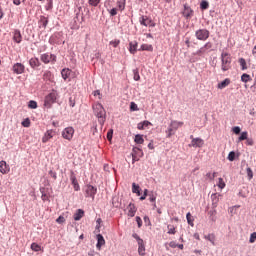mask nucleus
I'll return each mask as SVG.
<instances>
[{
    "mask_svg": "<svg viewBox=\"0 0 256 256\" xmlns=\"http://www.w3.org/2000/svg\"><path fill=\"white\" fill-rule=\"evenodd\" d=\"M130 111H139V107L135 104V102L130 103Z\"/></svg>",
    "mask_w": 256,
    "mask_h": 256,
    "instance_id": "obj_48",
    "label": "nucleus"
},
{
    "mask_svg": "<svg viewBox=\"0 0 256 256\" xmlns=\"http://www.w3.org/2000/svg\"><path fill=\"white\" fill-rule=\"evenodd\" d=\"M205 53H207V50H205L204 47H201V48L195 53V55L201 56V55H205Z\"/></svg>",
    "mask_w": 256,
    "mask_h": 256,
    "instance_id": "obj_49",
    "label": "nucleus"
},
{
    "mask_svg": "<svg viewBox=\"0 0 256 256\" xmlns=\"http://www.w3.org/2000/svg\"><path fill=\"white\" fill-rule=\"evenodd\" d=\"M139 189V185L135 183L132 184V193H136L138 196L141 195V191Z\"/></svg>",
    "mask_w": 256,
    "mask_h": 256,
    "instance_id": "obj_32",
    "label": "nucleus"
},
{
    "mask_svg": "<svg viewBox=\"0 0 256 256\" xmlns=\"http://www.w3.org/2000/svg\"><path fill=\"white\" fill-rule=\"evenodd\" d=\"M22 126L23 127H30L31 126V120H29V118H27L26 120H24L22 122Z\"/></svg>",
    "mask_w": 256,
    "mask_h": 256,
    "instance_id": "obj_50",
    "label": "nucleus"
},
{
    "mask_svg": "<svg viewBox=\"0 0 256 256\" xmlns=\"http://www.w3.org/2000/svg\"><path fill=\"white\" fill-rule=\"evenodd\" d=\"M132 237L134 239H136V241L138 243L139 255H141V256L145 255V243L143 242V239H141V237H139V235H137V234H133Z\"/></svg>",
    "mask_w": 256,
    "mask_h": 256,
    "instance_id": "obj_6",
    "label": "nucleus"
},
{
    "mask_svg": "<svg viewBox=\"0 0 256 256\" xmlns=\"http://www.w3.org/2000/svg\"><path fill=\"white\" fill-rule=\"evenodd\" d=\"M140 159H141L140 156L132 155V163H137V161H139Z\"/></svg>",
    "mask_w": 256,
    "mask_h": 256,
    "instance_id": "obj_58",
    "label": "nucleus"
},
{
    "mask_svg": "<svg viewBox=\"0 0 256 256\" xmlns=\"http://www.w3.org/2000/svg\"><path fill=\"white\" fill-rule=\"evenodd\" d=\"M99 97L101 99V92L99 90L94 91V97Z\"/></svg>",
    "mask_w": 256,
    "mask_h": 256,
    "instance_id": "obj_62",
    "label": "nucleus"
},
{
    "mask_svg": "<svg viewBox=\"0 0 256 256\" xmlns=\"http://www.w3.org/2000/svg\"><path fill=\"white\" fill-rule=\"evenodd\" d=\"M85 197H91V199H95V195H97V189L93 185H86L84 187Z\"/></svg>",
    "mask_w": 256,
    "mask_h": 256,
    "instance_id": "obj_5",
    "label": "nucleus"
},
{
    "mask_svg": "<svg viewBox=\"0 0 256 256\" xmlns=\"http://www.w3.org/2000/svg\"><path fill=\"white\" fill-rule=\"evenodd\" d=\"M42 63H51V59H55V56L54 55H50V54H42L41 57H40Z\"/></svg>",
    "mask_w": 256,
    "mask_h": 256,
    "instance_id": "obj_16",
    "label": "nucleus"
},
{
    "mask_svg": "<svg viewBox=\"0 0 256 256\" xmlns=\"http://www.w3.org/2000/svg\"><path fill=\"white\" fill-rule=\"evenodd\" d=\"M211 199H212V204L217 205V203H219V194L217 193L212 194Z\"/></svg>",
    "mask_w": 256,
    "mask_h": 256,
    "instance_id": "obj_34",
    "label": "nucleus"
},
{
    "mask_svg": "<svg viewBox=\"0 0 256 256\" xmlns=\"http://www.w3.org/2000/svg\"><path fill=\"white\" fill-rule=\"evenodd\" d=\"M120 43H121V40H119V39H115V40H111L110 42H109V45H112V47H119V45H120Z\"/></svg>",
    "mask_w": 256,
    "mask_h": 256,
    "instance_id": "obj_41",
    "label": "nucleus"
},
{
    "mask_svg": "<svg viewBox=\"0 0 256 256\" xmlns=\"http://www.w3.org/2000/svg\"><path fill=\"white\" fill-rule=\"evenodd\" d=\"M218 187H219V189H225V181H223V178H219L218 179Z\"/></svg>",
    "mask_w": 256,
    "mask_h": 256,
    "instance_id": "obj_43",
    "label": "nucleus"
},
{
    "mask_svg": "<svg viewBox=\"0 0 256 256\" xmlns=\"http://www.w3.org/2000/svg\"><path fill=\"white\" fill-rule=\"evenodd\" d=\"M186 219H187V223H188V225H190L191 227H193L194 226V224H193V216H191V212H188L187 214H186Z\"/></svg>",
    "mask_w": 256,
    "mask_h": 256,
    "instance_id": "obj_33",
    "label": "nucleus"
},
{
    "mask_svg": "<svg viewBox=\"0 0 256 256\" xmlns=\"http://www.w3.org/2000/svg\"><path fill=\"white\" fill-rule=\"evenodd\" d=\"M31 249H32V251H35L37 253V252L41 251V245L33 242L31 244Z\"/></svg>",
    "mask_w": 256,
    "mask_h": 256,
    "instance_id": "obj_35",
    "label": "nucleus"
},
{
    "mask_svg": "<svg viewBox=\"0 0 256 256\" xmlns=\"http://www.w3.org/2000/svg\"><path fill=\"white\" fill-rule=\"evenodd\" d=\"M118 11H125V0H120L117 2Z\"/></svg>",
    "mask_w": 256,
    "mask_h": 256,
    "instance_id": "obj_30",
    "label": "nucleus"
},
{
    "mask_svg": "<svg viewBox=\"0 0 256 256\" xmlns=\"http://www.w3.org/2000/svg\"><path fill=\"white\" fill-rule=\"evenodd\" d=\"M209 30L207 29H199L195 32V37L198 41H207L209 39Z\"/></svg>",
    "mask_w": 256,
    "mask_h": 256,
    "instance_id": "obj_4",
    "label": "nucleus"
},
{
    "mask_svg": "<svg viewBox=\"0 0 256 256\" xmlns=\"http://www.w3.org/2000/svg\"><path fill=\"white\" fill-rule=\"evenodd\" d=\"M221 69L222 71H229L231 69V54L222 52L221 54Z\"/></svg>",
    "mask_w": 256,
    "mask_h": 256,
    "instance_id": "obj_2",
    "label": "nucleus"
},
{
    "mask_svg": "<svg viewBox=\"0 0 256 256\" xmlns=\"http://www.w3.org/2000/svg\"><path fill=\"white\" fill-rule=\"evenodd\" d=\"M131 155H134L136 157H140L141 158V157H143V150L141 148H139V147H134L132 149Z\"/></svg>",
    "mask_w": 256,
    "mask_h": 256,
    "instance_id": "obj_22",
    "label": "nucleus"
},
{
    "mask_svg": "<svg viewBox=\"0 0 256 256\" xmlns=\"http://www.w3.org/2000/svg\"><path fill=\"white\" fill-rule=\"evenodd\" d=\"M61 75H62V78L64 79V81H67V79H69V77L71 76V70L63 69L61 71Z\"/></svg>",
    "mask_w": 256,
    "mask_h": 256,
    "instance_id": "obj_26",
    "label": "nucleus"
},
{
    "mask_svg": "<svg viewBox=\"0 0 256 256\" xmlns=\"http://www.w3.org/2000/svg\"><path fill=\"white\" fill-rule=\"evenodd\" d=\"M110 15H111L112 17H115V15H117V8H112V9L110 10Z\"/></svg>",
    "mask_w": 256,
    "mask_h": 256,
    "instance_id": "obj_60",
    "label": "nucleus"
},
{
    "mask_svg": "<svg viewBox=\"0 0 256 256\" xmlns=\"http://www.w3.org/2000/svg\"><path fill=\"white\" fill-rule=\"evenodd\" d=\"M231 85V79L226 78L224 81L218 83V88L219 89H225V87H229Z\"/></svg>",
    "mask_w": 256,
    "mask_h": 256,
    "instance_id": "obj_18",
    "label": "nucleus"
},
{
    "mask_svg": "<svg viewBox=\"0 0 256 256\" xmlns=\"http://www.w3.org/2000/svg\"><path fill=\"white\" fill-rule=\"evenodd\" d=\"M70 181L73 185L74 191H79L81 187L79 186V182L77 181V177H75V173L71 172Z\"/></svg>",
    "mask_w": 256,
    "mask_h": 256,
    "instance_id": "obj_13",
    "label": "nucleus"
},
{
    "mask_svg": "<svg viewBox=\"0 0 256 256\" xmlns=\"http://www.w3.org/2000/svg\"><path fill=\"white\" fill-rule=\"evenodd\" d=\"M215 177H217V172H208L206 174V178L208 179V181H213V179H215Z\"/></svg>",
    "mask_w": 256,
    "mask_h": 256,
    "instance_id": "obj_37",
    "label": "nucleus"
},
{
    "mask_svg": "<svg viewBox=\"0 0 256 256\" xmlns=\"http://www.w3.org/2000/svg\"><path fill=\"white\" fill-rule=\"evenodd\" d=\"M135 143H137V145H143V143H145V139H143V135L141 134H137L134 138Z\"/></svg>",
    "mask_w": 256,
    "mask_h": 256,
    "instance_id": "obj_27",
    "label": "nucleus"
},
{
    "mask_svg": "<svg viewBox=\"0 0 256 256\" xmlns=\"http://www.w3.org/2000/svg\"><path fill=\"white\" fill-rule=\"evenodd\" d=\"M200 8L203 9V10L209 9V2H207V1H202V2L200 3Z\"/></svg>",
    "mask_w": 256,
    "mask_h": 256,
    "instance_id": "obj_46",
    "label": "nucleus"
},
{
    "mask_svg": "<svg viewBox=\"0 0 256 256\" xmlns=\"http://www.w3.org/2000/svg\"><path fill=\"white\" fill-rule=\"evenodd\" d=\"M175 130L171 127V126H169V128L166 130V134H167V138L168 139H171V136L172 135H175V132H174Z\"/></svg>",
    "mask_w": 256,
    "mask_h": 256,
    "instance_id": "obj_38",
    "label": "nucleus"
},
{
    "mask_svg": "<svg viewBox=\"0 0 256 256\" xmlns=\"http://www.w3.org/2000/svg\"><path fill=\"white\" fill-rule=\"evenodd\" d=\"M147 193H149V190L145 189L143 196L140 197V201H145V199H147Z\"/></svg>",
    "mask_w": 256,
    "mask_h": 256,
    "instance_id": "obj_56",
    "label": "nucleus"
},
{
    "mask_svg": "<svg viewBox=\"0 0 256 256\" xmlns=\"http://www.w3.org/2000/svg\"><path fill=\"white\" fill-rule=\"evenodd\" d=\"M12 71L16 75H23V73H25V65H23L22 63H16L13 65Z\"/></svg>",
    "mask_w": 256,
    "mask_h": 256,
    "instance_id": "obj_10",
    "label": "nucleus"
},
{
    "mask_svg": "<svg viewBox=\"0 0 256 256\" xmlns=\"http://www.w3.org/2000/svg\"><path fill=\"white\" fill-rule=\"evenodd\" d=\"M177 245H178V244L175 243V241H172V242L169 243V246L172 247V249L177 248Z\"/></svg>",
    "mask_w": 256,
    "mask_h": 256,
    "instance_id": "obj_61",
    "label": "nucleus"
},
{
    "mask_svg": "<svg viewBox=\"0 0 256 256\" xmlns=\"http://www.w3.org/2000/svg\"><path fill=\"white\" fill-rule=\"evenodd\" d=\"M228 161H235V152L231 151L228 154Z\"/></svg>",
    "mask_w": 256,
    "mask_h": 256,
    "instance_id": "obj_53",
    "label": "nucleus"
},
{
    "mask_svg": "<svg viewBox=\"0 0 256 256\" xmlns=\"http://www.w3.org/2000/svg\"><path fill=\"white\" fill-rule=\"evenodd\" d=\"M88 3L92 7H97V5H99V3H101V0H88Z\"/></svg>",
    "mask_w": 256,
    "mask_h": 256,
    "instance_id": "obj_44",
    "label": "nucleus"
},
{
    "mask_svg": "<svg viewBox=\"0 0 256 256\" xmlns=\"http://www.w3.org/2000/svg\"><path fill=\"white\" fill-rule=\"evenodd\" d=\"M128 210V217H135V213H137V207H135V204H129L127 207Z\"/></svg>",
    "mask_w": 256,
    "mask_h": 256,
    "instance_id": "obj_17",
    "label": "nucleus"
},
{
    "mask_svg": "<svg viewBox=\"0 0 256 256\" xmlns=\"http://www.w3.org/2000/svg\"><path fill=\"white\" fill-rule=\"evenodd\" d=\"M241 81H243V83H249V81H251V76L249 74H243L241 76Z\"/></svg>",
    "mask_w": 256,
    "mask_h": 256,
    "instance_id": "obj_39",
    "label": "nucleus"
},
{
    "mask_svg": "<svg viewBox=\"0 0 256 256\" xmlns=\"http://www.w3.org/2000/svg\"><path fill=\"white\" fill-rule=\"evenodd\" d=\"M148 149H155V146H153V141H151L149 144H148Z\"/></svg>",
    "mask_w": 256,
    "mask_h": 256,
    "instance_id": "obj_63",
    "label": "nucleus"
},
{
    "mask_svg": "<svg viewBox=\"0 0 256 256\" xmlns=\"http://www.w3.org/2000/svg\"><path fill=\"white\" fill-rule=\"evenodd\" d=\"M55 135H56L55 130L53 129L47 130L44 136L42 137V143H47L50 139H53Z\"/></svg>",
    "mask_w": 256,
    "mask_h": 256,
    "instance_id": "obj_12",
    "label": "nucleus"
},
{
    "mask_svg": "<svg viewBox=\"0 0 256 256\" xmlns=\"http://www.w3.org/2000/svg\"><path fill=\"white\" fill-rule=\"evenodd\" d=\"M232 131L235 133V135H239V133H241V128L239 126H235L232 128Z\"/></svg>",
    "mask_w": 256,
    "mask_h": 256,
    "instance_id": "obj_54",
    "label": "nucleus"
},
{
    "mask_svg": "<svg viewBox=\"0 0 256 256\" xmlns=\"http://www.w3.org/2000/svg\"><path fill=\"white\" fill-rule=\"evenodd\" d=\"M29 65L32 69H35V67H39V65H41V62H39V58H31L29 60Z\"/></svg>",
    "mask_w": 256,
    "mask_h": 256,
    "instance_id": "obj_21",
    "label": "nucleus"
},
{
    "mask_svg": "<svg viewBox=\"0 0 256 256\" xmlns=\"http://www.w3.org/2000/svg\"><path fill=\"white\" fill-rule=\"evenodd\" d=\"M248 137V133L247 132H242L240 137L238 138L239 141H245Z\"/></svg>",
    "mask_w": 256,
    "mask_h": 256,
    "instance_id": "obj_47",
    "label": "nucleus"
},
{
    "mask_svg": "<svg viewBox=\"0 0 256 256\" xmlns=\"http://www.w3.org/2000/svg\"><path fill=\"white\" fill-rule=\"evenodd\" d=\"M96 239H97L96 248L98 249V251H101V247H103V245H105V238L103 237V235L98 234L96 236Z\"/></svg>",
    "mask_w": 256,
    "mask_h": 256,
    "instance_id": "obj_15",
    "label": "nucleus"
},
{
    "mask_svg": "<svg viewBox=\"0 0 256 256\" xmlns=\"http://www.w3.org/2000/svg\"><path fill=\"white\" fill-rule=\"evenodd\" d=\"M93 113L97 117L100 125H105V119H107V112L101 103H95L92 106Z\"/></svg>",
    "mask_w": 256,
    "mask_h": 256,
    "instance_id": "obj_1",
    "label": "nucleus"
},
{
    "mask_svg": "<svg viewBox=\"0 0 256 256\" xmlns=\"http://www.w3.org/2000/svg\"><path fill=\"white\" fill-rule=\"evenodd\" d=\"M149 125H151V122L145 120L143 122L138 123L137 129H139V131H143V129H145V127H149Z\"/></svg>",
    "mask_w": 256,
    "mask_h": 256,
    "instance_id": "obj_25",
    "label": "nucleus"
},
{
    "mask_svg": "<svg viewBox=\"0 0 256 256\" xmlns=\"http://www.w3.org/2000/svg\"><path fill=\"white\" fill-rule=\"evenodd\" d=\"M246 173L249 181H251V179H253V170L251 169V167L246 168Z\"/></svg>",
    "mask_w": 256,
    "mask_h": 256,
    "instance_id": "obj_40",
    "label": "nucleus"
},
{
    "mask_svg": "<svg viewBox=\"0 0 256 256\" xmlns=\"http://www.w3.org/2000/svg\"><path fill=\"white\" fill-rule=\"evenodd\" d=\"M137 45V41L129 43V51L132 55H135L137 53Z\"/></svg>",
    "mask_w": 256,
    "mask_h": 256,
    "instance_id": "obj_19",
    "label": "nucleus"
},
{
    "mask_svg": "<svg viewBox=\"0 0 256 256\" xmlns=\"http://www.w3.org/2000/svg\"><path fill=\"white\" fill-rule=\"evenodd\" d=\"M140 25H143L144 27H155V23L153 20L147 16H141L139 19Z\"/></svg>",
    "mask_w": 256,
    "mask_h": 256,
    "instance_id": "obj_8",
    "label": "nucleus"
},
{
    "mask_svg": "<svg viewBox=\"0 0 256 256\" xmlns=\"http://www.w3.org/2000/svg\"><path fill=\"white\" fill-rule=\"evenodd\" d=\"M212 47H213V43H211V42H207V43L203 46V48L205 49V51H209V49H212Z\"/></svg>",
    "mask_w": 256,
    "mask_h": 256,
    "instance_id": "obj_51",
    "label": "nucleus"
},
{
    "mask_svg": "<svg viewBox=\"0 0 256 256\" xmlns=\"http://www.w3.org/2000/svg\"><path fill=\"white\" fill-rule=\"evenodd\" d=\"M139 51H153V45H151V44H142Z\"/></svg>",
    "mask_w": 256,
    "mask_h": 256,
    "instance_id": "obj_28",
    "label": "nucleus"
},
{
    "mask_svg": "<svg viewBox=\"0 0 256 256\" xmlns=\"http://www.w3.org/2000/svg\"><path fill=\"white\" fill-rule=\"evenodd\" d=\"M240 67H242V71H245L247 69V61H245L244 58L239 59Z\"/></svg>",
    "mask_w": 256,
    "mask_h": 256,
    "instance_id": "obj_36",
    "label": "nucleus"
},
{
    "mask_svg": "<svg viewBox=\"0 0 256 256\" xmlns=\"http://www.w3.org/2000/svg\"><path fill=\"white\" fill-rule=\"evenodd\" d=\"M252 54L254 55V57H256V45L254 46V48L252 50Z\"/></svg>",
    "mask_w": 256,
    "mask_h": 256,
    "instance_id": "obj_64",
    "label": "nucleus"
},
{
    "mask_svg": "<svg viewBox=\"0 0 256 256\" xmlns=\"http://www.w3.org/2000/svg\"><path fill=\"white\" fill-rule=\"evenodd\" d=\"M168 229V235H175V233H177V227H175L174 225L169 224L167 226Z\"/></svg>",
    "mask_w": 256,
    "mask_h": 256,
    "instance_id": "obj_29",
    "label": "nucleus"
},
{
    "mask_svg": "<svg viewBox=\"0 0 256 256\" xmlns=\"http://www.w3.org/2000/svg\"><path fill=\"white\" fill-rule=\"evenodd\" d=\"M136 222H137V224H138V227H142V225H143V220H141V217L137 216V217H136Z\"/></svg>",
    "mask_w": 256,
    "mask_h": 256,
    "instance_id": "obj_57",
    "label": "nucleus"
},
{
    "mask_svg": "<svg viewBox=\"0 0 256 256\" xmlns=\"http://www.w3.org/2000/svg\"><path fill=\"white\" fill-rule=\"evenodd\" d=\"M28 107L29 109H37V102L34 100L29 101Z\"/></svg>",
    "mask_w": 256,
    "mask_h": 256,
    "instance_id": "obj_42",
    "label": "nucleus"
},
{
    "mask_svg": "<svg viewBox=\"0 0 256 256\" xmlns=\"http://www.w3.org/2000/svg\"><path fill=\"white\" fill-rule=\"evenodd\" d=\"M59 97V93H57V91L53 90L52 92H50L44 100V107H46L47 109H51L53 103H55V101H57V98Z\"/></svg>",
    "mask_w": 256,
    "mask_h": 256,
    "instance_id": "obj_3",
    "label": "nucleus"
},
{
    "mask_svg": "<svg viewBox=\"0 0 256 256\" xmlns=\"http://www.w3.org/2000/svg\"><path fill=\"white\" fill-rule=\"evenodd\" d=\"M170 127H171L174 131H177V129H179V127H183V122L172 121V122L170 123Z\"/></svg>",
    "mask_w": 256,
    "mask_h": 256,
    "instance_id": "obj_24",
    "label": "nucleus"
},
{
    "mask_svg": "<svg viewBox=\"0 0 256 256\" xmlns=\"http://www.w3.org/2000/svg\"><path fill=\"white\" fill-rule=\"evenodd\" d=\"M190 139H192L191 143L189 144V147H203L205 145V141L201 138H193V135L190 136Z\"/></svg>",
    "mask_w": 256,
    "mask_h": 256,
    "instance_id": "obj_9",
    "label": "nucleus"
},
{
    "mask_svg": "<svg viewBox=\"0 0 256 256\" xmlns=\"http://www.w3.org/2000/svg\"><path fill=\"white\" fill-rule=\"evenodd\" d=\"M157 197H155V195L153 194H149V201H151V203H155Z\"/></svg>",
    "mask_w": 256,
    "mask_h": 256,
    "instance_id": "obj_59",
    "label": "nucleus"
},
{
    "mask_svg": "<svg viewBox=\"0 0 256 256\" xmlns=\"http://www.w3.org/2000/svg\"><path fill=\"white\" fill-rule=\"evenodd\" d=\"M73 135H75V129L73 127H66L62 131V137L67 141H71V139H73Z\"/></svg>",
    "mask_w": 256,
    "mask_h": 256,
    "instance_id": "obj_7",
    "label": "nucleus"
},
{
    "mask_svg": "<svg viewBox=\"0 0 256 256\" xmlns=\"http://www.w3.org/2000/svg\"><path fill=\"white\" fill-rule=\"evenodd\" d=\"M56 223H59L60 225H61L62 223H65V217L59 216V217L56 219Z\"/></svg>",
    "mask_w": 256,
    "mask_h": 256,
    "instance_id": "obj_55",
    "label": "nucleus"
},
{
    "mask_svg": "<svg viewBox=\"0 0 256 256\" xmlns=\"http://www.w3.org/2000/svg\"><path fill=\"white\" fill-rule=\"evenodd\" d=\"M83 215H85V211L78 209L74 214V221H81V219H83Z\"/></svg>",
    "mask_w": 256,
    "mask_h": 256,
    "instance_id": "obj_23",
    "label": "nucleus"
},
{
    "mask_svg": "<svg viewBox=\"0 0 256 256\" xmlns=\"http://www.w3.org/2000/svg\"><path fill=\"white\" fill-rule=\"evenodd\" d=\"M134 73V81H139L141 79V76L139 75V70L135 69L133 70Z\"/></svg>",
    "mask_w": 256,
    "mask_h": 256,
    "instance_id": "obj_45",
    "label": "nucleus"
},
{
    "mask_svg": "<svg viewBox=\"0 0 256 256\" xmlns=\"http://www.w3.org/2000/svg\"><path fill=\"white\" fill-rule=\"evenodd\" d=\"M255 242H256V232L252 233L249 239V243H255Z\"/></svg>",
    "mask_w": 256,
    "mask_h": 256,
    "instance_id": "obj_52",
    "label": "nucleus"
},
{
    "mask_svg": "<svg viewBox=\"0 0 256 256\" xmlns=\"http://www.w3.org/2000/svg\"><path fill=\"white\" fill-rule=\"evenodd\" d=\"M10 168H9V164H7V162L5 161H0V173H2L3 175H6V173H9Z\"/></svg>",
    "mask_w": 256,
    "mask_h": 256,
    "instance_id": "obj_14",
    "label": "nucleus"
},
{
    "mask_svg": "<svg viewBox=\"0 0 256 256\" xmlns=\"http://www.w3.org/2000/svg\"><path fill=\"white\" fill-rule=\"evenodd\" d=\"M204 239H207V241H210L212 245H215V234H208L204 236Z\"/></svg>",
    "mask_w": 256,
    "mask_h": 256,
    "instance_id": "obj_31",
    "label": "nucleus"
},
{
    "mask_svg": "<svg viewBox=\"0 0 256 256\" xmlns=\"http://www.w3.org/2000/svg\"><path fill=\"white\" fill-rule=\"evenodd\" d=\"M194 13L195 12L193 11V9L189 7V5L187 4L184 5V10L182 11V15L183 17H185V19H191Z\"/></svg>",
    "mask_w": 256,
    "mask_h": 256,
    "instance_id": "obj_11",
    "label": "nucleus"
},
{
    "mask_svg": "<svg viewBox=\"0 0 256 256\" xmlns=\"http://www.w3.org/2000/svg\"><path fill=\"white\" fill-rule=\"evenodd\" d=\"M13 41H15V43H21L22 41L21 31L19 30L14 31Z\"/></svg>",
    "mask_w": 256,
    "mask_h": 256,
    "instance_id": "obj_20",
    "label": "nucleus"
}]
</instances>
